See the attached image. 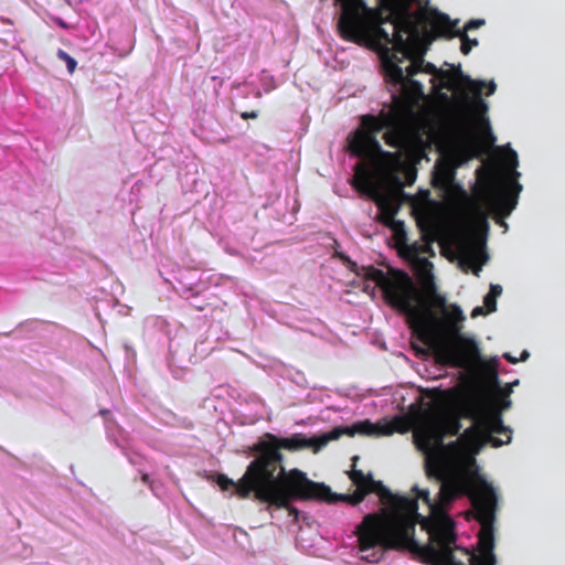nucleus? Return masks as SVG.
<instances>
[{"mask_svg": "<svg viewBox=\"0 0 565 565\" xmlns=\"http://www.w3.org/2000/svg\"><path fill=\"white\" fill-rule=\"evenodd\" d=\"M358 275L381 288L386 303L405 315L413 335L429 348L439 363L468 369L481 362L476 340L461 333L466 319L462 310L456 303L446 307V298L437 292L431 277L423 291L401 269L384 273L363 266Z\"/></svg>", "mask_w": 565, "mask_h": 565, "instance_id": "nucleus-1", "label": "nucleus"}, {"mask_svg": "<svg viewBox=\"0 0 565 565\" xmlns=\"http://www.w3.org/2000/svg\"><path fill=\"white\" fill-rule=\"evenodd\" d=\"M352 470L349 478L356 487L352 494L339 497L337 501L343 500L352 505L361 503L369 493H377L383 504L388 505V513L366 514L362 522L356 526L354 534L358 537L359 551L364 553L374 548L370 555L363 556L370 563L379 562L383 551L402 545L407 537V531L412 530V521L406 516L409 512H415L416 500L408 497L393 494L381 481L373 479L372 473L365 475L362 470L355 468L359 457H353Z\"/></svg>", "mask_w": 565, "mask_h": 565, "instance_id": "nucleus-2", "label": "nucleus"}, {"mask_svg": "<svg viewBox=\"0 0 565 565\" xmlns=\"http://www.w3.org/2000/svg\"><path fill=\"white\" fill-rule=\"evenodd\" d=\"M239 494L253 495L256 501L266 503L268 508L285 509L295 522L298 521L300 512L291 504L294 501L337 502L328 486L310 480L298 468L290 469L288 475L280 479L243 480Z\"/></svg>", "mask_w": 565, "mask_h": 565, "instance_id": "nucleus-3", "label": "nucleus"}, {"mask_svg": "<svg viewBox=\"0 0 565 565\" xmlns=\"http://www.w3.org/2000/svg\"><path fill=\"white\" fill-rule=\"evenodd\" d=\"M340 438L338 430H330L319 436L306 437L301 433L289 437H279L271 433H264L258 440L248 447L254 459L247 466V475L243 480L280 479L288 475L285 468V456L281 452L299 451L306 448L313 452L320 451L328 443Z\"/></svg>", "mask_w": 565, "mask_h": 565, "instance_id": "nucleus-4", "label": "nucleus"}, {"mask_svg": "<svg viewBox=\"0 0 565 565\" xmlns=\"http://www.w3.org/2000/svg\"><path fill=\"white\" fill-rule=\"evenodd\" d=\"M437 482L440 484L437 499H431L428 490H422L417 486L412 489L416 493V498L411 499L417 501L422 499L429 511L440 508L441 511L447 512V509L456 499L466 495L469 498L473 511H476L488 501H492L497 495L493 487L482 477L449 475Z\"/></svg>", "mask_w": 565, "mask_h": 565, "instance_id": "nucleus-5", "label": "nucleus"}, {"mask_svg": "<svg viewBox=\"0 0 565 565\" xmlns=\"http://www.w3.org/2000/svg\"><path fill=\"white\" fill-rule=\"evenodd\" d=\"M406 516L412 521V530L407 531L408 535L402 545L393 550H404L411 546L414 542L415 526L419 523L422 529L428 533L429 539L439 547L438 553L443 565H466L454 555L451 545L456 542L455 523L446 511L435 508V511H429L428 516H424L418 513V502L416 501L415 512H409Z\"/></svg>", "mask_w": 565, "mask_h": 565, "instance_id": "nucleus-6", "label": "nucleus"}, {"mask_svg": "<svg viewBox=\"0 0 565 565\" xmlns=\"http://www.w3.org/2000/svg\"><path fill=\"white\" fill-rule=\"evenodd\" d=\"M434 84L436 90L447 89L471 115L482 117L488 111V104L481 98L483 87H487V96L495 92L497 85L493 81L486 84L482 81L471 79L465 75L460 65L451 66L449 70H439Z\"/></svg>", "mask_w": 565, "mask_h": 565, "instance_id": "nucleus-7", "label": "nucleus"}, {"mask_svg": "<svg viewBox=\"0 0 565 565\" xmlns=\"http://www.w3.org/2000/svg\"><path fill=\"white\" fill-rule=\"evenodd\" d=\"M511 401L502 399L501 409L483 399L477 402L475 423L460 436L466 448L489 443L493 447L509 444L512 430L504 426L501 411L509 408Z\"/></svg>", "mask_w": 565, "mask_h": 565, "instance_id": "nucleus-8", "label": "nucleus"}, {"mask_svg": "<svg viewBox=\"0 0 565 565\" xmlns=\"http://www.w3.org/2000/svg\"><path fill=\"white\" fill-rule=\"evenodd\" d=\"M348 148L352 156L369 160L388 180L392 173L403 167L402 153L383 150L376 137L370 134L354 131L348 139Z\"/></svg>", "mask_w": 565, "mask_h": 565, "instance_id": "nucleus-9", "label": "nucleus"}, {"mask_svg": "<svg viewBox=\"0 0 565 565\" xmlns=\"http://www.w3.org/2000/svg\"><path fill=\"white\" fill-rule=\"evenodd\" d=\"M341 4L337 28L344 41L362 44L367 35V22L373 10L365 0H335Z\"/></svg>", "mask_w": 565, "mask_h": 565, "instance_id": "nucleus-10", "label": "nucleus"}, {"mask_svg": "<svg viewBox=\"0 0 565 565\" xmlns=\"http://www.w3.org/2000/svg\"><path fill=\"white\" fill-rule=\"evenodd\" d=\"M386 129L383 135L385 143L395 149H402L407 143V132L403 117L397 108L390 111L382 110L379 116L364 115L361 118V127L356 131H363L375 136Z\"/></svg>", "mask_w": 565, "mask_h": 565, "instance_id": "nucleus-11", "label": "nucleus"}, {"mask_svg": "<svg viewBox=\"0 0 565 565\" xmlns=\"http://www.w3.org/2000/svg\"><path fill=\"white\" fill-rule=\"evenodd\" d=\"M498 497L495 495L492 501H488L480 509L475 511V518L480 523L481 530L478 534V544L480 546V554H470L465 551L469 565H495L497 559L493 553L494 548V520L497 510Z\"/></svg>", "mask_w": 565, "mask_h": 565, "instance_id": "nucleus-12", "label": "nucleus"}, {"mask_svg": "<svg viewBox=\"0 0 565 565\" xmlns=\"http://www.w3.org/2000/svg\"><path fill=\"white\" fill-rule=\"evenodd\" d=\"M398 62H402V60H398L396 55L386 53L383 58L385 81L392 86L399 87L401 96L405 102H413L423 95V85L418 81L413 79L419 73L423 58L413 60L406 68V74L398 65Z\"/></svg>", "mask_w": 565, "mask_h": 565, "instance_id": "nucleus-13", "label": "nucleus"}, {"mask_svg": "<svg viewBox=\"0 0 565 565\" xmlns=\"http://www.w3.org/2000/svg\"><path fill=\"white\" fill-rule=\"evenodd\" d=\"M382 22H390L392 24V33L382 26H376L374 31L375 38L386 45L392 44L396 52L406 56L409 53L408 38L417 33L416 24L409 11L406 8L395 10Z\"/></svg>", "mask_w": 565, "mask_h": 565, "instance_id": "nucleus-14", "label": "nucleus"}, {"mask_svg": "<svg viewBox=\"0 0 565 565\" xmlns=\"http://www.w3.org/2000/svg\"><path fill=\"white\" fill-rule=\"evenodd\" d=\"M461 429L460 418L454 414H444L439 417L436 425H426L415 430L414 437L418 447L425 449L431 448L437 444L443 447V440L446 435L456 436Z\"/></svg>", "mask_w": 565, "mask_h": 565, "instance_id": "nucleus-15", "label": "nucleus"}, {"mask_svg": "<svg viewBox=\"0 0 565 565\" xmlns=\"http://www.w3.org/2000/svg\"><path fill=\"white\" fill-rule=\"evenodd\" d=\"M352 184L358 191L374 200L379 207L384 209L388 204V199L380 192L373 181L370 168L365 163L356 164Z\"/></svg>", "mask_w": 565, "mask_h": 565, "instance_id": "nucleus-16", "label": "nucleus"}, {"mask_svg": "<svg viewBox=\"0 0 565 565\" xmlns=\"http://www.w3.org/2000/svg\"><path fill=\"white\" fill-rule=\"evenodd\" d=\"M402 420L397 419L394 423L386 424L383 426L375 425L371 423L370 420H362L356 422L352 426H338L334 427L332 430H338L340 434V437L343 435L348 436H354V435H364V436H387L392 435L394 431H401L403 430L397 425L401 424Z\"/></svg>", "mask_w": 565, "mask_h": 565, "instance_id": "nucleus-17", "label": "nucleus"}, {"mask_svg": "<svg viewBox=\"0 0 565 565\" xmlns=\"http://www.w3.org/2000/svg\"><path fill=\"white\" fill-rule=\"evenodd\" d=\"M425 22L429 26V32L435 39H452L456 38L457 34H459L460 29L457 28L459 21H451L449 15L437 10L430 11L425 17Z\"/></svg>", "mask_w": 565, "mask_h": 565, "instance_id": "nucleus-18", "label": "nucleus"}, {"mask_svg": "<svg viewBox=\"0 0 565 565\" xmlns=\"http://www.w3.org/2000/svg\"><path fill=\"white\" fill-rule=\"evenodd\" d=\"M419 448L427 452L425 458V471L429 479L438 481L450 475L446 456L440 448Z\"/></svg>", "mask_w": 565, "mask_h": 565, "instance_id": "nucleus-19", "label": "nucleus"}, {"mask_svg": "<svg viewBox=\"0 0 565 565\" xmlns=\"http://www.w3.org/2000/svg\"><path fill=\"white\" fill-rule=\"evenodd\" d=\"M522 185L515 180L505 183L498 196V203L504 214H510L518 203V195Z\"/></svg>", "mask_w": 565, "mask_h": 565, "instance_id": "nucleus-20", "label": "nucleus"}, {"mask_svg": "<svg viewBox=\"0 0 565 565\" xmlns=\"http://www.w3.org/2000/svg\"><path fill=\"white\" fill-rule=\"evenodd\" d=\"M458 250L462 257V260L468 263L469 266H471L472 271L476 276H479L482 263H477L480 254L477 248V243L473 242L471 238L462 239L458 245Z\"/></svg>", "mask_w": 565, "mask_h": 565, "instance_id": "nucleus-21", "label": "nucleus"}, {"mask_svg": "<svg viewBox=\"0 0 565 565\" xmlns=\"http://www.w3.org/2000/svg\"><path fill=\"white\" fill-rule=\"evenodd\" d=\"M402 168L404 169L405 181H403L402 178L399 175H397L396 173H392L391 178H390V182L392 183V185L397 194H403V189L406 185H412L415 182L416 177H417V170L415 167H411V166L404 167L403 166Z\"/></svg>", "mask_w": 565, "mask_h": 565, "instance_id": "nucleus-22", "label": "nucleus"}, {"mask_svg": "<svg viewBox=\"0 0 565 565\" xmlns=\"http://www.w3.org/2000/svg\"><path fill=\"white\" fill-rule=\"evenodd\" d=\"M246 475H247V469L245 470L244 475L242 476L241 479H238L237 482H234L232 479H230L225 475H218V477H217V484L220 486V488L222 490H228L230 488H234L235 489V493L237 494L238 498H241V499H248L249 497H242L239 494L241 483L243 482V479L245 478Z\"/></svg>", "mask_w": 565, "mask_h": 565, "instance_id": "nucleus-23", "label": "nucleus"}, {"mask_svg": "<svg viewBox=\"0 0 565 565\" xmlns=\"http://www.w3.org/2000/svg\"><path fill=\"white\" fill-rule=\"evenodd\" d=\"M502 160L503 163L505 164L507 170L512 171L514 177H518L519 173L515 170L519 164L516 152L510 147H508L503 151Z\"/></svg>", "mask_w": 565, "mask_h": 565, "instance_id": "nucleus-24", "label": "nucleus"}, {"mask_svg": "<svg viewBox=\"0 0 565 565\" xmlns=\"http://www.w3.org/2000/svg\"><path fill=\"white\" fill-rule=\"evenodd\" d=\"M433 447L437 448V449L440 448L445 455H446V452H449L452 455H459L466 449V447L460 438L455 441H450L447 445H445L443 443V447L438 446L437 444L433 445Z\"/></svg>", "mask_w": 565, "mask_h": 565, "instance_id": "nucleus-25", "label": "nucleus"}, {"mask_svg": "<svg viewBox=\"0 0 565 565\" xmlns=\"http://www.w3.org/2000/svg\"><path fill=\"white\" fill-rule=\"evenodd\" d=\"M456 38L460 39V51L465 55L469 54L472 47L477 46L479 43L477 39H470L468 34L466 32H461V30H459V34H457Z\"/></svg>", "mask_w": 565, "mask_h": 565, "instance_id": "nucleus-26", "label": "nucleus"}, {"mask_svg": "<svg viewBox=\"0 0 565 565\" xmlns=\"http://www.w3.org/2000/svg\"><path fill=\"white\" fill-rule=\"evenodd\" d=\"M437 180L444 185H449L455 179V171L449 166H441L437 170Z\"/></svg>", "mask_w": 565, "mask_h": 565, "instance_id": "nucleus-27", "label": "nucleus"}, {"mask_svg": "<svg viewBox=\"0 0 565 565\" xmlns=\"http://www.w3.org/2000/svg\"><path fill=\"white\" fill-rule=\"evenodd\" d=\"M56 55L61 61L65 62L68 73L73 74L77 66L76 60L62 49L57 50Z\"/></svg>", "mask_w": 565, "mask_h": 565, "instance_id": "nucleus-28", "label": "nucleus"}, {"mask_svg": "<svg viewBox=\"0 0 565 565\" xmlns=\"http://www.w3.org/2000/svg\"><path fill=\"white\" fill-rule=\"evenodd\" d=\"M483 305L488 312H493L497 309V297L489 292L484 296Z\"/></svg>", "mask_w": 565, "mask_h": 565, "instance_id": "nucleus-29", "label": "nucleus"}, {"mask_svg": "<svg viewBox=\"0 0 565 565\" xmlns=\"http://www.w3.org/2000/svg\"><path fill=\"white\" fill-rule=\"evenodd\" d=\"M486 21L483 19H471L469 20L463 29L461 30V32H468V31H471V30H475V29H478L482 25H484Z\"/></svg>", "mask_w": 565, "mask_h": 565, "instance_id": "nucleus-30", "label": "nucleus"}, {"mask_svg": "<svg viewBox=\"0 0 565 565\" xmlns=\"http://www.w3.org/2000/svg\"><path fill=\"white\" fill-rule=\"evenodd\" d=\"M438 71H439V68H437L434 64H431L429 62L425 63L424 61H423V65L420 66V70H419V72H425L427 74L434 75V78L436 77Z\"/></svg>", "mask_w": 565, "mask_h": 565, "instance_id": "nucleus-31", "label": "nucleus"}, {"mask_svg": "<svg viewBox=\"0 0 565 565\" xmlns=\"http://www.w3.org/2000/svg\"><path fill=\"white\" fill-rule=\"evenodd\" d=\"M467 149L469 150L471 156H477L479 152V147L475 139L470 138L467 141Z\"/></svg>", "mask_w": 565, "mask_h": 565, "instance_id": "nucleus-32", "label": "nucleus"}, {"mask_svg": "<svg viewBox=\"0 0 565 565\" xmlns=\"http://www.w3.org/2000/svg\"><path fill=\"white\" fill-rule=\"evenodd\" d=\"M241 117L245 120L247 119H256L258 117V111L257 110H252V111H244L241 114Z\"/></svg>", "mask_w": 565, "mask_h": 565, "instance_id": "nucleus-33", "label": "nucleus"}, {"mask_svg": "<svg viewBox=\"0 0 565 565\" xmlns=\"http://www.w3.org/2000/svg\"><path fill=\"white\" fill-rule=\"evenodd\" d=\"M489 294L498 298L502 294V287L500 285H491Z\"/></svg>", "mask_w": 565, "mask_h": 565, "instance_id": "nucleus-34", "label": "nucleus"}, {"mask_svg": "<svg viewBox=\"0 0 565 565\" xmlns=\"http://www.w3.org/2000/svg\"><path fill=\"white\" fill-rule=\"evenodd\" d=\"M488 313L486 307H476L472 312H471V317H477V316H480V315H486Z\"/></svg>", "mask_w": 565, "mask_h": 565, "instance_id": "nucleus-35", "label": "nucleus"}, {"mask_svg": "<svg viewBox=\"0 0 565 565\" xmlns=\"http://www.w3.org/2000/svg\"><path fill=\"white\" fill-rule=\"evenodd\" d=\"M491 379L493 381V384L498 387L499 386V380H498V373L495 370V365L493 366V370L491 372Z\"/></svg>", "mask_w": 565, "mask_h": 565, "instance_id": "nucleus-36", "label": "nucleus"}, {"mask_svg": "<svg viewBox=\"0 0 565 565\" xmlns=\"http://www.w3.org/2000/svg\"><path fill=\"white\" fill-rule=\"evenodd\" d=\"M503 356L505 360H508L509 362H511L513 364H515L519 361V359L513 358L510 353H505Z\"/></svg>", "mask_w": 565, "mask_h": 565, "instance_id": "nucleus-37", "label": "nucleus"}, {"mask_svg": "<svg viewBox=\"0 0 565 565\" xmlns=\"http://www.w3.org/2000/svg\"><path fill=\"white\" fill-rule=\"evenodd\" d=\"M529 356H530L529 352L527 351H523L522 354H521L520 360L521 361H525Z\"/></svg>", "mask_w": 565, "mask_h": 565, "instance_id": "nucleus-38", "label": "nucleus"}, {"mask_svg": "<svg viewBox=\"0 0 565 565\" xmlns=\"http://www.w3.org/2000/svg\"><path fill=\"white\" fill-rule=\"evenodd\" d=\"M141 480H142V482H145V483H149V482H150V478H149V476H148L147 473H143V475H142Z\"/></svg>", "mask_w": 565, "mask_h": 565, "instance_id": "nucleus-39", "label": "nucleus"}, {"mask_svg": "<svg viewBox=\"0 0 565 565\" xmlns=\"http://www.w3.org/2000/svg\"><path fill=\"white\" fill-rule=\"evenodd\" d=\"M490 142L493 143L495 141V137L489 131Z\"/></svg>", "mask_w": 565, "mask_h": 565, "instance_id": "nucleus-40", "label": "nucleus"}, {"mask_svg": "<svg viewBox=\"0 0 565 565\" xmlns=\"http://www.w3.org/2000/svg\"><path fill=\"white\" fill-rule=\"evenodd\" d=\"M478 250H479V257L480 256H483V258H487V255H484L483 250H481L478 246H477Z\"/></svg>", "mask_w": 565, "mask_h": 565, "instance_id": "nucleus-41", "label": "nucleus"}, {"mask_svg": "<svg viewBox=\"0 0 565 565\" xmlns=\"http://www.w3.org/2000/svg\"><path fill=\"white\" fill-rule=\"evenodd\" d=\"M440 97H441L443 99H445V100H447V99H448V95H447V94H441V95H440Z\"/></svg>", "mask_w": 565, "mask_h": 565, "instance_id": "nucleus-42", "label": "nucleus"}, {"mask_svg": "<svg viewBox=\"0 0 565 565\" xmlns=\"http://www.w3.org/2000/svg\"><path fill=\"white\" fill-rule=\"evenodd\" d=\"M483 120H484V122H486V127H487V129H488V130H490V127H489V122H488V120H487V119H484V118H483Z\"/></svg>", "mask_w": 565, "mask_h": 565, "instance_id": "nucleus-43", "label": "nucleus"}, {"mask_svg": "<svg viewBox=\"0 0 565 565\" xmlns=\"http://www.w3.org/2000/svg\"><path fill=\"white\" fill-rule=\"evenodd\" d=\"M393 97H394L395 103H399V100L396 96H393Z\"/></svg>", "mask_w": 565, "mask_h": 565, "instance_id": "nucleus-44", "label": "nucleus"}]
</instances>
